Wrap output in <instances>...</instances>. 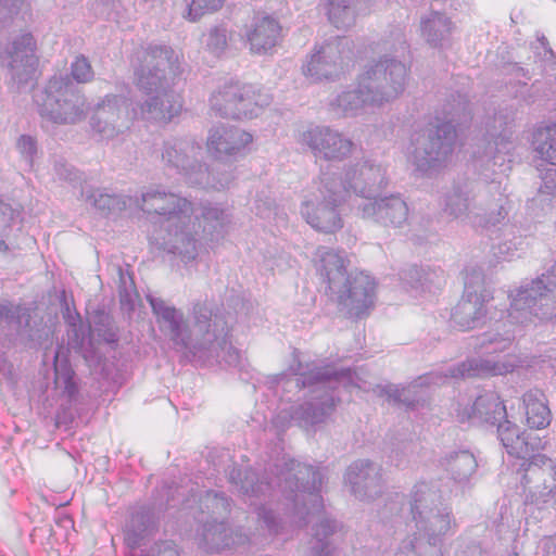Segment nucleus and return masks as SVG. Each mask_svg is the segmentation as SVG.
<instances>
[{
    "label": "nucleus",
    "instance_id": "obj_46",
    "mask_svg": "<svg viewBox=\"0 0 556 556\" xmlns=\"http://www.w3.org/2000/svg\"><path fill=\"white\" fill-rule=\"evenodd\" d=\"M516 462L514 465H519L518 470H523L526 475L523 479L529 482L528 472L536 473L543 466H547L551 471H554L552 460L545 454H532L529 459L522 457L520 454H511Z\"/></svg>",
    "mask_w": 556,
    "mask_h": 556
},
{
    "label": "nucleus",
    "instance_id": "obj_44",
    "mask_svg": "<svg viewBox=\"0 0 556 556\" xmlns=\"http://www.w3.org/2000/svg\"><path fill=\"white\" fill-rule=\"evenodd\" d=\"M81 195L86 199L87 202H90L94 208L104 214L114 211H122L126 206V203L122 197L105 193L100 189L83 190Z\"/></svg>",
    "mask_w": 556,
    "mask_h": 556
},
{
    "label": "nucleus",
    "instance_id": "obj_21",
    "mask_svg": "<svg viewBox=\"0 0 556 556\" xmlns=\"http://www.w3.org/2000/svg\"><path fill=\"white\" fill-rule=\"evenodd\" d=\"M344 484L351 495L366 503L382 496L387 489L381 466L367 459L354 462L346 468Z\"/></svg>",
    "mask_w": 556,
    "mask_h": 556
},
{
    "label": "nucleus",
    "instance_id": "obj_1",
    "mask_svg": "<svg viewBox=\"0 0 556 556\" xmlns=\"http://www.w3.org/2000/svg\"><path fill=\"white\" fill-rule=\"evenodd\" d=\"M283 454L279 464L275 467V480L273 482L260 480L252 469L232 468L229 480L236 486L239 494L251 505H256L255 500L270 494L273 483L292 504V522L299 527H305L323 509V498L319 491L324 483L325 475L311 465L294 463Z\"/></svg>",
    "mask_w": 556,
    "mask_h": 556
},
{
    "label": "nucleus",
    "instance_id": "obj_13",
    "mask_svg": "<svg viewBox=\"0 0 556 556\" xmlns=\"http://www.w3.org/2000/svg\"><path fill=\"white\" fill-rule=\"evenodd\" d=\"M412 518L417 532L402 541L395 556H442L439 544L453 523L450 506L446 504Z\"/></svg>",
    "mask_w": 556,
    "mask_h": 556
},
{
    "label": "nucleus",
    "instance_id": "obj_47",
    "mask_svg": "<svg viewBox=\"0 0 556 556\" xmlns=\"http://www.w3.org/2000/svg\"><path fill=\"white\" fill-rule=\"evenodd\" d=\"M497 434L505 448H511L514 451L521 450L522 433H519V428L516 425L508 420L500 421Z\"/></svg>",
    "mask_w": 556,
    "mask_h": 556
},
{
    "label": "nucleus",
    "instance_id": "obj_52",
    "mask_svg": "<svg viewBox=\"0 0 556 556\" xmlns=\"http://www.w3.org/2000/svg\"><path fill=\"white\" fill-rule=\"evenodd\" d=\"M547 447V441L534 431L522 432L521 450L525 452H540Z\"/></svg>",
    "mask_w": 556,
    "mask_h": 556
},
{
    "label": "nucleus",
    "instance_id": "obj_41",
    "mask_svg": "<svg viewBox=\"0 0 556 556\" xmlns=\"http://www.w3.org/2000/svg\"><path fill=\"white\" fill-rule=\"evenodd\" d=\"M359 0H328V18L339 29L355 24Z\"/></svg>",
    "mask_w": 556,
    "mask_h": 556
},
{
    "label": "nucleus",
    "instance_id": "obj_39",
    "mask_svg": "<svg viewBox=\"0 0 556 556\" xmlns=\"http://www.w3.org/2000/svg\"><path fill=\"white\" fill-rule=\"evenodd\" d=\"M476 198L477 192L455 189L445 197L444 212L456 219H466L472 225Z\"/></svg>",
    "mask_w": 556,
    "mask_h": 556
},
{
    "label": "nucleus",
    "instance_id": "obj_2",
    "mask_svg": "<svg viewBox=\"0 0 556 556\" xmlns=\"http://www.w3.org/2000/svg\"><path fill=\"white\" fill-rule=\"evenodd\" d=\"M180 74L179 56L172 47L151 43L137 51L135 85L147 98L134 106V116L159 124H167L177 116L182 110V99L173 85Z\"/></svg>",
    "mask_w": 556,
    "mask_h": 556
},
{
    "label": "nucleus",
    "instance_id": "obj_48",
    "mask_svg": "<svg viewBox=\"0 0 556 556\" xmlns=\"http://www.w3.org/2000/svg\"><path fill=\"white\" fill-rule=\"evenodd\" d=\"M92 9L97 15L118 22L124 13L122 0H94Z\"/></svg>",
    "mask_w": 556,
    "mask_h": 556
},
{
    "label": "nucleus",
    "instance_id": "obj_61",
    "mask_svg": "<svg viewBox=\"0 0 556 556\" xmlns=\"http://www.w3.org/2000/svg\"><path fill=\"white\" fill-rule=\"evenodd\" d=\"M456 463L464 464L469 466L468 472H464V477H466L472 470L476 465V459L473 458V454H456Z\"/></svg>",
    "mask_w": 556,
    "mask_h": 556
},
{
    "label": "nucleus",
    "instance_id": "obj_14",
    "mask_svg": "<svg viewBox=\"0 0 556 556\" xmlns=\"http://www.w3.org/2000/svg\"><path fill=\"white\" fill-rule=\"evenodd\" d=\"M492 300L493 292L484 283L483 271L471 268L466 273L463 295L452 311V321L464 331L481 327L486 321Z\"/></svg>",
    "mask_w": 556,
    "mask_h": 556
},
{
    "label": "nucleus",
    "instance_id": "obj_20",
    "mask_svg": "<svg viewBox=\"0 0 556 556\" xmlns=\"http://www.w3.org/2000/svg\"><path fill=\"white\" fill-rule=\"evenodd\" d=\"M134 118V109L128 111L125 97L109 94L96 105L90 124L103 139H113L128 129Z\"/></svg>",
    "mask_w": 556,
    "mask_h": 556
},
{
    "label": "nucleus",
    "instance_id": "obj_35",
    "mask_svg": "<svg viewBox=\"0 0 556 556\" xmlns=\"http://www.w3.org/2000/svg\"><path fill=\"white\" fill-rule=\"evenodd\" d=\"M365 77L361 74L357 88L341 92L331 104L344 115H355L365 106H380L378 101L371 99L372 96L367 90L368 88H365Z\"/></svg>",
    "mask_w": 556,
    "mask_h": 556
},
{
    "label": "nucleus",
    "instance_id": "obj_33",
    "mask_svg": "<svg viewBox=\"0 0 556 556\" xmlns=\"http://www.w3.org/2000/svg\"><path fill=\"white\" fill-rule=\"evenodd\" d=\"M430 382L444 383L442 372H435L425 378H420V382H414L405 388H400L395 384L377 386L375 392L378 395L387 396L389 401L414 408L422 400L419 395L418 388Z\"/></svg>",
    "mask_w": 556,
    "mask_h": 556
},
{
    "label": "nucleus",
    "instance_id": "obj_29",
    "mask_svg": "<svg viewBox=\"0 0 556 556\" xmlns=\"http://www.w3.org/2000/svg\"><path fill=\"white\" fill-rule=\"evenodd\" d=\"M232 222L231 214L228 210L218 205H203L201 215L191 217L190 227L197 232L195 239L199 242V228H202L203 236L213 241L224 237L228 227ZM200 244L198 243V248Z\"/></svg>",
    "mask_w": 556,
    "mask_h": 556
},
{
    "label": "nucleus",
    "instance_id": "obj_17",
    "mask_svg": "<svg viewBox=\"0 0 556 556\" xmlns=\"http://www.w3.org/2000/svg\"><path fill=\"white\" fill-rule=\"evenodd\" d=\"M334 179L342 186V193H350L370 201L388 185L386 168L375 160L363 159L344 167L343 176L336 173Z\"/></svg>",
    "mask_w": 556,
    "mask_h": 556
},
{
    "label": "nucleus",
    "instance_id": "obj_16",
    "mask_svg": "<svg viewBox=\"0 0 556 556\" xmlns=\"http://www.w3.org/2000/svg\"><path fill=\"white\" fill-rule=\"evenodd\" d=\"M352 55V40L337 36L315 47L302 72L313 81L333 79L344 71Z\"/></svg>",
    "mask_w": 556,
    "mask_h": 556
},
{
    "label": "nucleus",
    "instance_id": "obj_58",
    "mask_svg": "<svg viewBox=\"0 0 556 556\" xmlns=\"http://www.w3.org/2000/svg\"><path fill=\"white\" fill-rule=\"evenodd\" d=\"M543 184L540 187V192L545 194H553L556 191V167L549 168L545 176L542 177Z\"/></svg>",
    "mask_w": 556,
    "mask_h": 556
},
{
    "label": "nucleus",
    "instance_id": "obj_56",
    "mask_svg": "<svg viewBox=\"0 0 556 556\" xmlns=\"http://www.w3.org/2000/svg\"><path fill=\"white\" fill-rule=\"evenodd\" d=\"M257 517L262 520L269 532L278 533L280 530V520L275 513L265 506L257 507Z\"/></svg>",
    "mask_w": 556,
    "mask_h": 556
},
{
    "label": "nucleus",
    "instance_id": "obj_53",
    "mask_svg": "<svg viewBox=\"0 0 556 556\" xmlns=\"http://www.w3.org/2000/svg\"><path fill=\"white\" fill-rule=\"evenodd\" d=\"M444 282V271L442 269L425 267L420 288L432 291V288L439 289Z\"/></svg>",
    "mask_w": 556,
    "mask_h": 556
},
{
    "label": "nucleus",
    "instance_id": "obj_59",
    "mask_svg": "<svg viewBox=\"0 0 556 556\" xmlns=\"http://www.w3.org/2000/svg\"><path fill=\"white\" fill-rule=\"evenodd\" d=\"M54 169L61 179L74 181L77 179V172L67 163L58 161L54 164Z\"/></svg>",
    "mask_w": 556,
    "mask_h": 556
},
{
    "label": "nucleus",
    "instance_id": "obj_54",
    "mask_svg": "<svg viewBox=\"0 0 556 556\" xmlns=\"http://www.w3.org/2000/svg\"><path fill=\"white\" fill-rule=\"evenodd\" d=\"M425 273V267L410 265L406 268H403L400 273V277L403 281L410 285L414 288L420 287L422 282V275Z\"/></svg>",
    "mask_w": 556,
    "mask_h": 556
},
{
    "label": "nucleus",
    "instance_id": "obj_23",
    "mask_svg": "<svg viewBox=\"0 0 556 556\" xmlns=\"http://www.w3.org/2000/svg\"><path fill=\"white\" fill-rule=\"evenodd\" d=\"M35 50L36 40L27 33L15 38L8 51L10 81L17 90L31 88L35 84L38 66Z\"/></svg>",
    "mask_w": 556,
    "mask_h": 556
},
{
    "label": "nucleus",
    "instance_id": "obj_11",
    "mask_svg": "<svg viewBox=\"0 0 556 556\" xmlns=\"http://www.w3.org/2000/svg\"><path fill=\"white\" fill-rule=\"evenodd\" d=\"M271 102L264 89L236 79L218 85L210 97V106L225 118L242 119L257 117Z\"/></svg>",
    "mask_w": 556,
    "mask_h": 556
},
{
    "label": "nucleus",
    "instance_id": "obj_37",
    "mask_svg": "<svg viewBox=\"0 0 556 556\" xmlns=\"http://www.w3.org/2000/svg\"><path fill=\"white\" fill-rule=\"evenodd\" d=\"M452 29V22L439 12H432L420 22L421 36L434 48L443 47L448 41Z\"/></svg>",
    "mask_w": 556,
    "mask_h": 556
},
{
    "label": "nucleus",
    "instance_id": "obj_34",
    "mask_svg": "<svg viewBox=\"0 0 556 556\" xmlns=\"http://www.w3.org/2000/svg\"><path fill=\"white\" fill-rule=\"evenodd\" d=\"M446 504L444 492L437 482H419L414 485L410 492L409 507L412 517L439 509Z\"/></svg>",
    "mask_w": 556,
    "mask_h": 556
},
{
    "label": "nucleus",
    "instance_id": "obj_57",
    "mask_svg": "<svg viewBox=\"0 0 556 556\" xmlns=\"http://www.w3.org/2000/svg\"><path fill=\"white\" fill-rule=\"evenodd\" d=\"M0 7L10 15L27 12L30 9L28 0H0Z\"/></svg>",
    "mask_w": 556,
    "mask_h": 556
},
{
    "label": "nucleus",
    "instance_id": "obj_5",
    "mask_svg": "<svg viewBox=\"0 0 556 556\" xmlns=\"http://www.w3.org/2000/svg\"><path fill=\"white\" fill-rule=\"evenodd\" d=\"M139 206L147 214L165 218L167 228L162 245L166 252L179 256L184 263L195 260L198 241L197 232L190 227L193 214L191 201L157 186L142 192Z\"/></svg>",
    "mask_w": 556,
    "mask_h": 556
},
{
    "label": "nucleus",
    "instance_id": "obj_3",
    "mask_svg": "<svg viewBox=\"0 0 556 556\" xmlns=\"http://www.w3.org/2000/svg\"><path fill=\"white\" fill-rule=\"evenodd\" d=\"M556 277L542 275L531 282L520 286L511 296L510 307L505 318L495 320L493 328L482 336L481 348L486 352L507 350L521 328L543 320L555 319L553 289Z\"/></svg>",
    "mask_w": 556,
    "mask_h": 556
},
{
    "label": "nucleus",
    "instance_id": "obj_9",
    "mask_svg": "<svg viewBox=\"0 0 556 556\" xmlns=\"http://www.w3.org/2000/svg\"><path fill=\"white\" fill-rule=\"evenodd\" d=\"M456 139V128L451 123L416 130L406 149L407 161L420 174L431 175L450 161Z\"/></svg>",
    "mask_w": 556,
    "mask_h": 556
},
{
    "label": "nucleus",
    "instance_id": "obj_19",
    "mask_svg": "<svg viewBox=\"0 0 556 556\" xmlns=\"http://www.w3.org/2000/svg\"><path fill=\"white\" fill-rule=\"evenodd\" d=\"M296 141L306 147L315 157L336 162L348 159L355 147L354 142L339 130L320 125H311L300 130Z\"/></svg>",
    "mask_w": 556,
    "mask_h": 556
},
{
    "label": "nucleus",
    "instance_id": "obj_42",
    "mask_svg": "<svg viewBox=\"0 0 556 556\" xmlns=\"http://www.w3.org/2000/svg\"><path fill=\"white\" fill-rule=\"evenodd\" d=\"M532 144L542 160L556 166V124L538 127L533 132Z\"/></svg>",
    "mask_w": 556,
    "mask_h": 556
},
{
    "label": "nucleus",
    "instance_id": "obj_43",
    "mask_svg": "<svg viewBox=\"0 0 556 556\" xmlns=\"http://www.w3.org/2000/svg\"><path fill=\"white\" fill-rule=\"evenodd\" d=\"M523 237L516 225H505L502 229V241L493 247V254L500 260H510L521 248Z\"/></svg>",
    "mask_w": 556,
    "mask_h": 556
},
{
    "label": "nucleus",
    "instance_id": "obj_38",
    "mask_svg": "<svg viewBox=\"0 0 556 556\" xmlns=\"http://www.w3.org/2000/svg\"><path fill=\"white\" fill-rule=\"evenodd\" d=\"M199 519L228 520L231 511V500L223 492L205 491L199 498Z\"/></svg>",
    "mask_w": 556,
    "mask_h": 556
},
{
    "label": "nucleus",
    "instance_id": "obj_26",
    "mask_svg": "<svg viewBox=\"0 0 556 556\" xmlns=\"http://www.w3.org/2000/svg\"><path fill=\"white\" fill-rule=\"evenodd\" d=\"M152 313L156 318L160 330L165 333L177 346L186 350L187 320L184 313L170 305L167 301L148 295Z\"/></svg>",
    "mask_w": 556,
    "mask_h": 556
},
{
    "label": "nucleus",
    "instance_id": "obj_50",
    "mask_svg": "<svg viewBox=\"0 0 556 556\" xmlns=\"http://www.w3.org/2000/svg\"><path fill=\"white\" fill-rule=\"evenodd\" d=\"M71 74L77 83H88L94 75L88 59L84 55L77 56L72 63Z\"/></svg>",
    "mask_w": 556,
    "mask_h": 556
},
{
    "label": "nucleus",
    "instance_id": "obj_55",
    "mask_svg": "<svg viewBox=\"0 0 556 556\" xmlns=\"http://www.w3.org/2000/svg\"><path fill=\"white\" fill-rule=\"evenodd\" d=\"M18 308L15 307L11 302H0V327L4 328L10 326L12 323L18 320Z\"/></svg>",
    "mask_w": 556,
    "mask_h": 556
},
{
    "label": "nucleus",
    "instance_id": "obj_40",
    "mask_svg": "<svg viewBox=\"0 0 556 556\" xmlns=\"http://www.w3.org/2000/svg\"><path fill=\"white\" fill-rule=\"evenodd\" d=\"M338 529V523L328 518H321L314 526L313 539L311 541L309 556H331L334 549L330 536Z\"/></svg>",
    "mask_w": 556,
    "mask_h": 556
},
{
    "label": "nucleus",
    "instance_id": "obj_10",
    "mask_svg": "<svg viewBox=\"0 0 556 556\" xmlns=\"http://www.w3.org/2000/svg\"><path fill=\"white\" fill-rule=\"evenodd\" d=\"M348 198L331 172L319 176L317 192L301 204V215L315 230L332 235L343 228L341 208Z\"/></svg>",
    "mask_w": 556,
    "mask_h": 556
},
{
    "label": "nucleus",
    "instance_id": "obj_28",
    "mask_svg": "<svg viewBox=\"0 0 556 556\" xmlns=\"http://www.w3.org/2000/svg\"><path fill=\"white\" fill-rule=\"evenodd\" d=\"M515 367V362L509 359L495 362L493 359L475 357L448 368L446 371L442 372V376L444 380L447 378L500 376L511 372Z\"/></svg>",
    "mask_w": 556,
    "mask_h": 556
},
{
    "label": "nucleus",
    "instance_id": "obj_51",
    "mask_svg": "<svg viewBox=\"0 0 556 556\" xmlns=\"http://www.w3.org/2000/svg\"><path fill=\"white\" fill-rule=\"evenodd\" d=\"M16 149L27 165L33 166L37 154V141L31 136L22 135L16 141Z\"/></svg>",
    "mask_w": 556,
    "mask_h": 556
},
{
    "label": "nucleus",
    "instance_id": "obj_49",
    "mask_svg": "<svg viewBox=\"0 0 556 556\" xmlns=\"http://www.w3.org/2000/svg\"><path fill=\"white\" fill-rule=\"evenodd\" d=\"M227 47V29L223 26H214L208 30L206 48L219 55Z\"/></svg>",
    "mask_w": 556,
    "mask_h": 556
},
{
    "label": "nucleus",
    "instance_id": "obj_24",
    "mask_svg": "<svg viewBox=\"0 0 556 556\" xmlns=\"http://www.w3.org/2000/svg\"><path fill=\"white\" fill-rule=\"evenodd\" d=\"M195 540L198 546L214 554L249 542V535L241 528H231L228 520L199 519Z\"/></svg>",
    "mask_w": 556,
    "mask_h": 556
},
{
    "label": "nucleus",
    "instance_id": "obj_7",
    "mask_svg": "<svg viewBox=\"0 0 556 556\" xmlns=\"http://www.w3.org/2000/svg\"><path fill=\"white\" fill-rule=\"evenodd\" d=\"M383 50L392 55L384 54L378 61L368 64L362 73L365 77V88L378 101L380 106L397 99L405 90L409 68L397 56L407 50L405 36L401 29L391 33L383 40Z\"/></svg>",
    "mask_w": 556,
    "mask_h": 556
},
{
    "label": "nucleus",
    "instance_id": "obj_62",
    "mask_svg": "<svg viewBox=\"0 0 556 556\" xmlns=\"http://www.w3.org/2000/svg\"><path fill=\"white\" fill-rule=\"evenodd\" d=\"M544 546H545L547 554H549L552 556H556V536L548 538L546 540Z\"/></svg>",
    "mask_w": 556,
    "mask_h": 556
},
{
    "label": "nucleus",
    "instance_id": "obj_32",
    "mask_svg": "<svg viewBox=\"0 0 556 556\" xmlns=\"http://www.w3.org/2000/svg\"><path fill=\"white\" fill-rule=\"evenodd\" d=\"M155 530L154 514L150 508H135L125 523L124 540L129 548L139 547Z\"/></svg>",
    "mask_w": 556,
    "mask_h": 556
},
{
    "label": "nucleus",
    "instance_id": "obj_6",
    "mask_svg": "<svg viewBox=\"0 0 556 556\" xmlns=\"http://www.w3.org/2000/svg\"><path fill=\"white\" fill-rule=\"evenodd\" d=\"M291 370L298 376V387L312 388L309 400L293 409L292 419L305 426L325 421L336 408L332 391L345 372L330 365L319 367L315 364L304 365L301 362L292 366Z\"/></svg>",
    "mask_w": 556,
    "mask_h": 556
},
{
    "label": "nucleus",
    "instance_id": "obj_30",
    "mask_svg": "<svg viewBox=\"0 0 556 556\" xmlns=\"http://www.w3.org/2000/svg\"><path fill=\"white\" fill-rule=\"evenodd\" d=\"M245 36L251 52L265 54L278 43L281 36V26L277 20L269 15L256 16Z\"/></svg>",
    "mask_w": 556,
    "mask_h": 556
},
{
    "label": "nucleus",
    "instance_id": "obj_45",
    "mask_svg": "<svg viewBox=\"0 0 556 556\" xmlns=\"http://www.w3.org/2000/svg\"><path fill=\"white\" fill-rule=\"evenodd\" d=\"M186 8L182 17L189 22H198L205 14H211L222 9L225 0H184Z\"/></svg>",
    "mask_w": 556,
    "mask_h": 556
},
{
    "label": "nucleus",
    "instance_id": "obj_27",
    "mask_svg": "<svg viewBox=\"0 0 556 556\" xmlns=\"http://www.w3.org/2000/svg\"><path fill=\"white\" fill-rule=\"evenodd\" d=\"M495 186H489L477 192L473 210V227L491 228L501 224L507 216L505 208L506 198L497 193V198H492V189Z\"/></svg>",
    "mask_w": 556,
    "mask_h": 556
},
{
    "label": "nucleus",
    "instance_id": "obj_31",
    "mask_svg": "<svg viewBox=\"0 0 556 556\" xmlns=\"http://www.w3.org/2000/svg\"><path fill=\"white\" fill-rule=\"evenodd\" d=\"M506 417V407L500 396L493 392L479 395L470 408H464L458 413L462 422L478 420L495 425Z\"/></svg>",
    "mask_w": 556,
    "mask_h": 556
},
{
    "label": "nucleus",
    "instance_id": "obj_22",
    "mask_svg": "<svg viewBox=\"0 0 556 556\" xmlns=\"http://www.w3.org/2000/svg\"><path fill=\"white\" fill-rule=\"evenodd\" d=\"M253 135L233 125L218 124L208 129L207 152L216 160L228 161L244 156L250 151Z\"/></svg>",
    "mask_w": 556,
    "mask_h": 556
},
{
    "label": "nucleus",
    "instance_id": "obj_8",
    "mask_svg": "<svg viewBox=\"0 0 556 556\" xmlns=\"http://www.w3.org/2000/svg\"><path fill=\"white\" fill-rule=\"evenodd\" d=\"M41 118L56 125H74L84 121L88 104L81 89L68 76H53L45 89L35 94Z\"/></svg>",
    "mask_w": 556,
    "mask_h": 556
},
{
    "label": "nucleus",
    "instance_id": "obj_25",
    "mask_svg": "<svg viewBox=\"0 0 556 556\" xmlns=\"http://www.w3.org/2000/svg\"><path fill=\"white\" fill-rule=\"evenodd\" d=\"M358 215L383 227L401 228L408 220V206L400 194H390L364 201L357 206Z\"/></svg>",
    "mask_w": 556,
    "mask_h": 556
},
{
    "label": "nucleus",
    "instance_id": "obj_15",
    "mask_svg": "<svg viewBox=\"0 0 556 556\" xmlns=\"http://www.w3.org/2000/svg\"><path fill=\"white\" fill-rule=\"evenodd\" d=\"M192 324L187 321L186 350L192 354L210 350L225 333L226 321L214 301L199 300L191 309Z\"/></svg>",
    "mask_w": 556,
    "mask_h": 556
},
{
    "label": "nucleus",
    "instance_id": "obj_12",
    "mask_svg": "<svg viewBox=\"0 0 556 556\" xmlns=\"http://www.w3.org/2000/svg\"><path fill=\"white\" fill-rule=\"evenodd\" d=\"M161 159L166 167L175 169L191 187H214L204 162L203 149L195 137H172L163 142Z\"/></svg>",
    "mask_w": 556,
    "mask_h": 556
},
{
    "label": "nucleus",
    "instance_id": "obj_36",
    "mask_svg": "<svg viewBox=\"0 0 556 556\" xmlns=\"http://www.w3.org/2000/svg\"><path fill=\"white\" fill-rule=\"evenodd\" d=\"M527 425L532 429L546 428L552 420L551 409L544 393L529 390L522 396Z\"/></svg>",
    "mask_w": 556,
    "mask_h": 556
},
{
    "label": "nucleus",
    "instance_id": "obj_60",
    "mask_svg": "<svg viewBox=\"0 0 556 556\" xmlns=\"http://www.w3.org/2000/svg\"><path fill=\"white\" fill-rule=\"evenodd\" d=\"M13 215L11 205L0 200V223L7 226L13 219Z\"/></svg>",
    "mask_w": 556,
    "mask_h": 556
},
{
    "label": "nucleus",
    "instance_id": "obj_4",
    "mask_svg": "<svg viewBox=\"0 0 556 556\" xmlns=\"http://www.w3.org/2000/svg\"><path fill=\"white\" fill-rule=\"evenodd\" d=\"M316 270L326 283V292L348 317L362 318L374 307L376 282L364 273H348L349 260L343 251L318 247Z\"/></svg>",
    "mask_w": 556,
    "mask_h": 556
},
{
    "label": "nucleus",
    "instance_id": "obj_18",
    "mask_svg": "<svg viewBox=\"0 0 556 556\" xmlns=\"http://www.w3.org/2000/svg\"><path fill=\"white\" fill-rule=\"evenodd\" d=\"M514 132L515 114H496L488 129L486 138L473 151V157L486 166L492 163L493 166L504 167L515 147Z\"/></svg>",
    "mask_w": 556,
    "mask_h": 556
},
{
    "label": "nucleus",
    "instance_id": "obj_64",
    "mask_svg": "<svg viewBox=\"0 0 556 556\" xmlns=\"http://www.w3.org/2000/svg\"><path fill=\"white\" fill-rule=\"evenodd\" d=\"M103 338L108 341V342H113L115 341V333L112 331V330H106L104 333H103Z\"/></svg>",
    "mask_w": 556,
    "mask_h": 556
},
{
    "label": "nucleus",
    "instance_id": "obj_63",
    "mask_svg": "<svg viewBox=\"0 0 556 556\" xmlns=\"http://www.w3.org/2000/svg\"><path fill=\"white\" fill-rule=\"evenodd\" d=\"M172 489H173L172 486L168 488L167 500H166V504L167 505H169L170 502L175 500V494H177L178 496H184L185 495L181 486H176L175 491L172 494H169Z\"/></svg>",
    "mask_w": 556,
    "mask_h": 556
}]
</instances>
